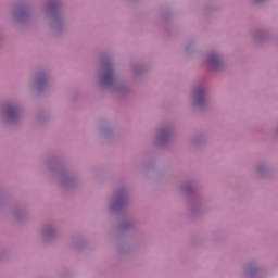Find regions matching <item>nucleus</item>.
Masks as SVG:
<instances>
[{
  "mask_svg": "<svg viewBox=\"0 0 278 278\" xmlns=\"http://www.w3.org/2000/svg\"><path fill=\"white\" fill-rule=\"evenodd\" d=\"M194 97H203V90L198 89V90L194 92Z\"/></svg>",
  "mask_w": 278,
  "mask_h": 278,
  "instance_id": "1",
  "label": "nucleus"
},
{
  "mask_svg": "<svg viewBox=\"0 0 278 278\" xmlns=\"http://www.w3.org/2000/svg\"><path fill=\"white\" fill-rule=\"evenodd\" d=\"M217 60H218V56H216V55L210 56V62H216Z\"/></svg>",
  "mask_w": 278,
  "mask_h": 278,
  "instance_id": "2",
  "label": "nucleus"
},
{
  "mask_svg": "<svg viewBox=\"0 0 278 278\" xmlns=\"http://www.w3.org/2000/svg\"><path fill=\"white\" fill-rule=\"evenodd\" d=\"M111 76H106V79H110Z\"/></svg>",
  "mask_w": 278,
  "mask_h": 278,
  "instance_id": "3",
  "label": "nucleus"
}]
</instances>
